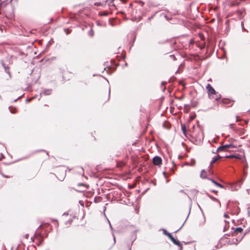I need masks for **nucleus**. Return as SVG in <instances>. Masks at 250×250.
<instances>
[{
  "label": "nucleus",
  "mask_w": 250,
  "mask_h": 250,
  "mask_svg": "<svg viewBox=\"0 0 250 250\" xmlns=\"http://www.w3.org/2000/svg\"><path fill=\"white\" fill-rule=\"evenodd\" d=\"M222 103L223 104H229L230 103V102L227 99H223V100H222Z\"/></svg>",
  "instance_id": "nucleus-19"
},
{
  "label": "nucleus",
  "mask_w": 250,
  "mask_h": 250,
  "mask_svg": "<svg viewBox=\"0 0 250 250\" xmlns=\"http://www.w3.org/2000/svg\"><path fill=\"white\" fill-rule=\"evenodd\" d=\"M163 233L167 236L168 238L169 237L170 235H171V233L167 232V230L165 229H163Z\"/></svg>",
  "instance_id": "nucleus-20"
},
{
  "label": "nucleus",
  "mask_w": 250,
  "mask_h": 250,
  "mask_svg": "<svg viewBox=\"0 0 250 250\" xmlns=\"http://www.w3.org/2000/svg\"><path fill=\"white\" fill-rule=\"evenodd\" d=\"M169 238L172 241V242L173 241V240L175 239L172 235H170Z\"/></svg>",
  "instance_id": "nucleus-25"
},
{
  "label": "nucleus",
  "mask_w": 250,
  "mask_h": 250,
  "mask_svg": "<svg viewBox=\"0 0 250 250\" xmlns=\"http://www.w3.org/2000/svg\"><path fill=\"white\" fill-rule=\"evenodd\" d=\"M224 216L225 218H228L229 217V215L227 214H226V213L224 214Z\"/></svg>",
  "instance_id": "nucleus-30"
},
{
  "label": "nucleus",
  "mask_w": 250,
  "mask_h": 250,
  "mask_svg": "<svg viewBox=\"0 0 250 250\" xmlns=\"http://www.w3.org/2000/svg\"><path fill=\"white\" fill-rule=\"evenodd\" d=\"M208 180L211 181L212 182V183H213L217 187H219V188H223V185H222L221 184L218 183V182H217L214 180H213L212 179H211V178H208Z\"/></svg>",
  "instance_id": "nucleus-7"
},
{
  "label": "nucleus",
  "mask_w": 250,
  "mask_h": 250,
  "mask_svg": "<svg viewBox=\"0 0 250 250\" xmlns=\"http://www.w3.org/2000/svg\"><path fill=\"white\" fill-rule=\"evenodd\" d=\"M88 34L89 36L90 37H93L94 36V31L92 29H91L88 32Z\"/></svg>",
  "instance_id": "nucleus-18"
},
{
  "label": "nucleus",
  "mask_w": 250,
  "mask_h": 250,
  "mask_svg": "<svg viewBox=\"0 0 250 250\" xmlns=\"http://www.w3.org/2000/svg\"><path fill=\"white\" fill-rule=\"evenodd\" d=\"M243 231V229L241 227L237 228L234 231L233 235H237L238 233H241Z\"/></svg>",
  "instance_id": "nucleus-10"
},
{
  "label": "nucleus",
  "mask_w": 250,
  "mask_h": 250,
  "mask_svg": "<svg viewBox=\"0 0 250 250\" xmlns=\"http://www.w3.org/2000/svg\"><path fill=\"white\" fill-rule=\"evenodd\" d=\"M236 119H237V120H236V121H237V122H238V121H239V120H238V116H236Z\"/></svg>",
  "instance_id": "nucleus-34"
},
{
  "label": "nucleus",
  "mask_w": 250,
  "mask_h": 250,
  "mask_svg": "<svg viewBox=\"0 0 250 250\" xmlns=\"http://www.w3.org/2000/svg\"><path fill=\"white\" fill-rule=\"evenodd\" d=\"M5 71L9 74V75L10 76V71H9V67H8V69H6V70L5 69Z\"/></svg>",
  "instance_id": "nucleus-24"
},
{
  "label": "nucleus",
  "mask_w": 250,
  "mask_h": 250,
  "mask_svg": "<svg viewBox=\"0 0 250 250\" xmlns=\"http://www.w3.org/2000/svg\"><path fill=\"white\" fill-rule=\"evenodd\" d=\"M51 92L52 91L51 89H44L42 91V94L44 95H49L51 94Z\"/></svg>",
  "instance_id": "nucleus-9"
},
{
  "label": "nucleus",
  "mask_w": 250,
  "mask_h": 250,
  "mask_svg": "<svg viewBox=\"0 0 250 250\" xmlns=\"http://www.w3.org/2000/svg\"><path fill=\"white\" fill-rule=\"evenodd\" d=\"M164 83H164V82H162V84H164Z\"/></svg>",
  "instance_id": "nucleus-39"
},
{
  "label": "nucleus",
  "mask_w": 250,
  "mask_h": 250,
  "mask_svg": "<svg viewBox=\"0 0 250 250\" xmlns=\"http://www.w3.org/2000/svg\"><path fill=\"white\" fill-rule=\"evenodd\" d=\"M79 203L82 205L83 207H84V203L83 201H80Z\"/></svg>",
  "instance_id": "nucleus-28"
},
{
  "label": "nucleus",
  "mask_w": 250,
  "mask_h": 250,
  "mask_svg": "<svg viewBox=\"0 0 250 250\" xmlns=\"http://www.w3.org/2000/svg\"><path fill=\"white\" fill-rule=\"evenodd\" d=\"M172 242H173L175 245H177V246H178L180 247L181 248H182V246H181V243H180V242L179 240H177V239H174L173 240V241H172Z\"/></svg>",
  "instance_id": "nucleus-13"
},
{
  "label": "nucleus",
  "mask_w": 250,
  "mask_h": 250,
  "mask_svg": "<svg viewBox=\"0 0 250 250\" xmlns=\"http://www.w3.org/2000/svg\"><path fill=\"white\" fill-rule=\"evenodd\" d=\"M206 89L208 91V95L209 98H211V96L213 94H216V91L210 84H208L206 86Z\"/></svg>",
  "instance_id": "nucleus-3"
},
{
  "label": "nucleus",
  "mask_w": 250,
  "mask_h": 250,
  "mask_svg": "<svg viewBox=\"0 0 250 250\" xmlns=\"http://www.w3.org/2000/svg\"><path fill=\"white\" fill-rule=\"evenodd\" d=\"M169 57L170 59L172 60L173 61H175L176 60V57L173 55H170Z\"/></svg>",
  "instance_id": "nucleus-21"
},
{
  "label": "nucleus",
  "mask_w": 250,
  "mask_h": 250,
  "mask_svg": "<svg viewBox=\"0 0 250 250\" xmlns=\"http://www.w3.org/2000/svg\"><path fill=\"white\" fill-rule=\"evenodd\" d=\"M233 125L232 124H230L229 125L230 128H233Z\"/></svg>",
  "instance_id": "nucleus-32"
},
{
  "label": "nucleus",
  "mask_w": 250,
  "mask_h": 250,
  "mask_svg": "<svg viewBox=\"0 0 250 250\" xmlns=\"http://www.w3.org/2000/svg\"><path fill=\"white\" fill-rule=\"evenodd\" d=\"M80 173H82L83 175L84 176V173H83V168L81 167L80 168V171H79Z\"/></svg>",
  "instance_id": "nucleus-23"
},
{
  "label": "nucleus",
  "mask_w": 250,
  "mask_h": 250,
  "mask_svg": "<svg viewBox=\"0 0 250 250\" xmlns=\"http://www.w3.org/2000/svg\"><path fill=\"white\" fill-rule=\"evenodd\" d=\"M94 5L96 6H100L101 5V2H95L94 3Z\"/></svg>",
  "instance_id": "nucleus-26"
},
{
  "label": "nucleus",
  "mask_w": 250,
  "mask_h": 250,
  "mask_svg": "<svg viewBox=\"0 0 250 250\" xmlns=\"http://www.w3.org/2000/svg\"><path fill=\"white\" fill-rule=\"evenodd\" d=\"M212 192L214 193H217V191L216 190H212Z\"/></svg>",
  "instance_id": "nucleus-36"
},
{
  "label": "nucleus",
  "mask_w": 250,
  "mask_h": 250,
  "mask_svg": "<svg viewBox=\"0 0 250 250\" xmlns=\"http://www.w3.org/2000/svg\"><path fill=\"white\" fill-rule=\"evenodd\" d=\"M182 130L183 133V134L186 136V132H187V128L186 126L185 125H181Z\"/></svg>",
  "instance_id": "nucleus-14"
},
{
  "label": "nucleus",
  "mask_w": 250,
  "mask_h": 250,
  "mask_svg": "<svg viewBox=\"0 0 250 250\" xmlns=\"http://www.w3.org/2000/svg\"><path fill=\"white\" fill-rule=\"evenodd\" d=\"M102 200V197L100 196H97L94 198V202L95 203H99L101 202Z\"/></svg>",
  "instance_id": "nucleus-15"
},
{
  "label": "nucleus",
  "mask_w": 250,
  "mask_h": 250,
  "mask_svg": "<svg viewBox=\"0 0 250 250\" xmlns=\"http://www.w3.org/2000/svg\"><path fill=\"white\" fill-rule=\"evenodd\" d=\"M221 95L216 92V94H213V96H211V99H214L216 101H218L221 99Z\"/></svg>",
  "instance_id": "nucleus-6"
},
{
  "label": "nucleus",
  "mask_w": 250,
  "mask_h": 250,
  "mask_svg": "<svg viewBox=\"0 0 250 250\" xmlns=\"http://www.w3.org/2000/svg\"><path fill=\"white\" fill-rule=\"evenodd\" d=\"M129 250H131V249H130Z\"/></svg>",
  "instance_id": "nucleus-40"
},
{
  "label": "nucleus",
  "mask_w": 250,
  "mask_h": 250,
  "mask_svg": "<svg viewBox=\"0 0 250 250\" xmlns=\"http://www.w3.org/2000/svg\"><path fill=\"white\" fill-rule=\"evenodd\" d=\"M225 158H236V159H240V156H239V154L228 155V156H225Z\"/></svg>",
  "instance_id": "nucleus-11"
},
{
  "label": "nucleus",
  "mask_w": 250,
  "mask_h": 250,
  "mask_svg": "<svg viewBox=\"0 0 250 250\" xmlns=\"http://www.w3.org/2000/svg\"><path fill=\"white\" fill-rule=\"evenodd\" d=\"M223 147H225V148H226V150L228 148H233L235 147V146L233 145H232V144H227V145H224Z\"/></svg>",
  "instance_id": "nucleus-12"
},
{
  "label": "nucleus",
  "mask_w": 250,
  "mask_h": 250,
  "mask_svg": "<svg viewBox=\"0 0 250 250\" xmlns=\"http://www.w3.org/2000/svg\"><path fill=\"white\" fill-rule=\"evenodd\" d=\"M76 218V214L71 210L63 213V223L66 227H69L73 220Z\"/></svg>",
  "instance_id": "nucleus-1"
},
{
  "label": "nucleus",
  "mask_w": 250,
  "mask_h": 250,
  "mask_svg": "<svg viewBox=\"0 0 250 250\" xmlns=\"http://www.w3.org/2000/svg\"><path fill=\"white\" fill-rule=\"evenodd\" d=\"M79 185L86 187L87 188H88V186H87L84 184H79Z\"/></svg>",
  "instance_id": "nucleus-27"
},
{
  "label": "nucleus",
  "mask_w": 250,
  "mask_h": 250,
  "mask_svg": "<svg viewBox=\"0 0 250 250\" xmlns=\"http://www.w3.org/2000/svg\"><path fill=\"white\" fill-rule=\"evenodd\" d=\"M108 222H109L110 228H112L111 225L109 221H108Z\"/></svg>",
  "instance_id": "nucleus-35"
},
{
  "label": "nucleus",
  "mask_w": 250,
  "mask_h": 250,
  "mask_svg": "<svg viewBox=\"0 0 250 250\" xmlns=\"http://www.w3.org/2000/svg\"><path fill=\"white\" fill-rule=\"evenodd\" d=\"M1 64H2V66L3 67V68H4V69H5L6 70V69H8V67L5 66V65L4 63L3 62H1Z\"/></svg>",
  "instance_id": "nucleus-22"
},
{
  "label": "nucleus",
  "mask_w": 250,
  "mask_h": 250,
  "mask_svg": "<svg viewBox=\"0 0 250 250\" xmlns=\"http://www.w3.org/2000/svg\"><path fill=\"white\" fill-rule=\"evenodd\" d=\"M209 197L212 199V200H214V201H217V199L214 197H213L212 196H209Z\"/></svg>",
  "instance_id": "nucleus-29"
},
{
  "label": "nucleus",
  "mask_w": 250,
  "mask_h": 250,
  "mask_svg": "<svg viewBox=\"0 0 250 250\" xmlns=\"http://www.w3.org/2000/svg\"><path fill=\"white\" fill-rule=\"evenodd\" d=\"M222 157H221L219 155H218L216 157H213L210 162V164L212 165V164L215 163L216 162H217L218 160H220Z\"/></svg>",
  "instance_id": "nucleus-8"
},
{
  "label": "nucleus",
  "mask_w": 250,
  "mask_h": 250,
  "mask_svg": "<svg viewBox=\"0 0 250 250\" xmlns=\"http://www.w3.org/2000/svg\"><path fill=\"white\" fill-rule=\"evenodd\" d=\"M162 161L161 158L158 156H155L152 159L153 163L155 166L160 165L162 164Z\"/></svg>",
  "instance_id": "nucleus-4"
},
{
  "label": "nucleus",
  "mask_w": 250,
  "mask_h": 250,
  "mask_svg": "<svg viewBox=\"0 0 250 250\" xmlns=\"http://www.w3.org/2000/svg\"><path fill=\"white\" fill-rule=\"evenodd\" d=\"M107 15L106 13H103L102 14V16H106Z\"/></svg>",
  "instance_id": "nucleus-33"
},
{
  "label": "nucleus",
  "mask_w": 250,
  "mask_h": 250,
  "mask_svg": "<svg viewBox=\"0 0 250 250\" xmlns=\"http://www.w3.org/2000/svg\"><path fill=\"white\" fill-rule=\"evenodd\" d=\"M114 242H115V237L114 236Z\"/></svg>",
  "instance_id": "nucleus-37"
},
{
  "label": "nucleus",
  "mask_w": 250,
  "mask_h": 250,
  "mask_svg": "<svg viewBox=\"0 0 250 250\" xmlns=\"http://www.w3.org/2000/svg\"><path fill=\"white\" fill-rule=\"evenodd\" d=\"M151 18H152V16L150 17V18H149V20H150Z\"/></svg>",
  "instance_id": "nucleus-38"
},
{
  "label": "nucleus",
  "mask_w": 250,
  "mask_h": 250,
  "mask_svg": "<svg viewBox=\"0 0 250 250\" xmlns=\"http://www.w3.org/2000/svg\"><path fill=\"white\" fill-rule=\"evenodd\" d=\"M33 241L36 243L38 246H40L43 241V238L40 234H37L34 236Z\"/></svg>",
  "instance_id": "nucleus-2"
},
{
  "label": "nucleus",
  "mask_w": 250,
  "mask_h": 250,
  "mask_svg": "<svg viewBox=\"0 0 250 250\" xmlns=\"http://www.w3.org/2000/svg\"><path fill=\"white\" fill-rule=\"evenodd\" d=\"M200 176L201 178L203 179L207 178L208 180L209 178H208V172L205 170H202L201 171Z\"/></svg>",
  "instance_id": "nucleus-5"
},
{
  "label": "nucleus",
  "mask_w": 250,
  "mask_h": 250,
  "mask_svg": "<svg viewBox=\"0 0 250 250\" xmlns=\"http://www.w3.org/2000/svg\"><path fill=\"white\" fill-rule=\"evenodd\" d=\"M64 31L66 34L67 35L68 34V29H65Z\"/></svg>",
  "instance_id": "nucleus-31"
},
{
  "label": "nucleus",
  "mask_w": 250,
  "mask_h": 250,
  "mask_svg": "<svg viewBox=\"0 0 250 250\" xmlns=\"http://www.w3.org/2000/svg\"><path fill=\"white\" fill-rule=\"evenodd\" d=\"M243 183V180L241 179L240 181H239L237 183L236 186L238 187L239 188H240L241 187V186Z\"/></svg>",
  "instance_id": "nucleus-17"
},
{
  "label": "nucleus",
  "mask_w": 250,
  "mask_h": 250,
  "mask_svg": "<svg viewBox=\"0 0 250 250\" xmlns=\"http://www.w3.org/2000/svg\"><path fill=\"white\" fill-rule=\"evenodd\" d=\"M226 151V148L223 147V146H220L217 149L216 151Z\"/></svg>",
  "instance_id": "nucleus-16"
}]
</instances>
